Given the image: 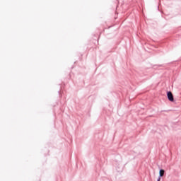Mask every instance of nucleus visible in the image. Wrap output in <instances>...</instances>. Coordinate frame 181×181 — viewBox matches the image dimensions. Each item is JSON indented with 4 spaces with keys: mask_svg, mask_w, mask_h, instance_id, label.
Here are the masks:
<instances>
[{
    "mask_svg": "<svg viewBox=\"0 0 181 181\" xmlns=\"http://www.w3.org/2000/svg\"><path fill=\"white\" fill-rule=\"evenodd\" d=\"M167 95L169 101H174L173 94H172V92H168Z\"/></svg>",
    "mask_w": 181,
    "mask_h": 181,
    "instance_id": "f257e3e1",
    "label": "nucleus"
},
{
    "mask_svg": "<svg viewBox=\"0 0 181 181\" xmlns=\"http://www.w3.org/2000/svg\"><path fill=\"white\" fill-rule=\"evenodd\" d=\"M165 175V170H160V176L162 177Z\"/></svg>",
    "mask_w": 181,
    "mask_h": 181,
    "instance_id": "f03ea898",
    "label": "nucleus"
},
{
    "mask_svg": "<svg viewBox=\"0 0 181 181\" xmlns=\"http://www.w3.org/2000/svg\"><path fill=\"white\" fill-rule=\"evenodd\" d=\"M157 181H160V177H158V179L157 180Z\"/></svg>",
    "mask_w": 181,
    "mask_h": 181,
    "instance_id": "7ed1b4c3",
    "label": "nucleus"
}]
</instances>
